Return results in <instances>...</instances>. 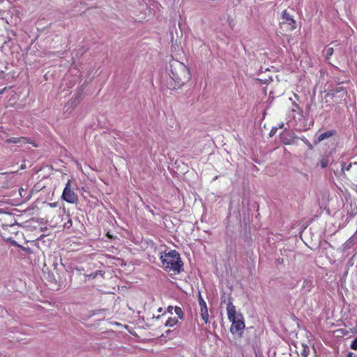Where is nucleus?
<instances>
[{"label": "nucleus", "mask_w": 357, "mask_h": 357, "mask_svg": "<svg viewBox=\"0 0 357 357\" xmlns=\"http://www.w3.org/2000/svg\"><path fill=\"white\" fill-rule=\"evenodd\" d=\"M162 267L174 274H178L183 271V262L179 253L176 250H170L168 252L161 253L160 257Z\"/></svg>", "instance_id": "1"}, {"label": "nucleus", "mask_w": 357, "mask_h": 357, "mask_svg": "<svg viewBox=\"0 0 357 357\" xmlns=\"http://www.w3.org/2000/svg\"><path fill=\"white\" fill-rule=\"evenodd\" d=\"M158 312H162V308H161V307H160V308L158 309Z\"/></svg>", "instance_id": "24"}, {"label": "nucleus", "mask_w": 357, "mask_h": 357, "mask_svg": "<svg viewBox=\"0 0 357 357\" xmlns=\"http://www.w3.org/2000/svg\"><path fill=\"white\" fill-rule=\"evenodd\" d=\"M6 143L10 144H26L27 139L25 137H10L6 140Z\"/></svg>", "instance_id": "10"}, {"label": "nucleus", "mask_w": 357, "mask_h": 357, "mask_svg": "<svg viewBox=\"0 0 357 357\" xmlns=\"http://www.w3.org/2000/svg\"><path fill=\"white\" fill-rule=\"evenodd\" d=\"M178 1H180V0H178ZM181 2H183V0H181Z\"/></svg>", "instance_id": "26"}, {"label": "nucleus", "mask_w": 357, "mask_h": 357, "mask_svg": "<svg viewBox=\"0 0 357 357\" xmlns=\"http://www.w3.org/2000/svg\"><path fill=\"white\" fill-rule=\"evenodd\" d=\"M170 77L178 86H182L190 79L189 68L183 63L174 60L170 63Z\"/></svg>", "instance_id": "2"}, {"label": "nucleus", "mask_w": 357, "mask_h": 357, "mask_svg": "<svg viewBox=\"0 0 357 357\" xmlns=\"http://www.w3.org/2000/svg\"><path fill=\"white\" fill-rule=\"evenodd\" d=\"M351 167H352V163L351 162H350L349 164H347L344 162H341V170L343 172L344 171H349Z\"/></svg>", "instance_id": "17"}, {"label": "nucleus", "mask_w": 357, "mask_h": 357, "mask_svg": "<svg viewBox=\"0 0 357 357\" xmlns=\"http://www.w3.org/2000/svg\"><path fill=\"white\" fill-rule=\"evenodd\" d=\"M70 185V181L68 180L63 191L62 198L68 203L75 204L77 202L78 197L77 194L75 193L73 190H71Z\"/></svg>", "instance_id": "3"}, {"label": "nucleus", "mask_w": 357, "mask_h": 357, "mask_svg": "<svg viewBox=\"0 0 357 357\" xmlns=\"http://www.w3.org/2000/svg\"><path fill=\"white\" fill-rule=\"evenodd\" d=\"M98 275H100L101 276H103L104 275V272H102V271H96L89 275H86V278H91V279H94L96 278Z\"/></svg>", "instance_id": "16"}, {"label": "nucleus", "mask_w": 357, "mask_h": 357, "mask_svg": "<svg viewBox=\"0 0 357 357\" xmlns=\"http://www.w3.org/2000/svg\"><path fill=\"white\" fill-rule=\"evenodd\" d=\"M305 143L306 144H310L309 142L307 140L305 141Z\"/></svg>", "instance_id": "25"}, {"label": "nucleus", "mask_w": 357, "mask_h": 357, "mask_svg": "<svg viewBox=\"0 0 357 357\" xmlns=\"http://www.w3.org/2000/svg\"><path fill=\"white\" fill-rule=\"evenodd\" d=\"M174 313L177 315V318L182 319L183 318L184 313L180 307H174Z\"/></svg>", "instance_id": "15"}, {"label": "nucleus", "mask_w": 357, "mask_h": 357, "mask_svg": "<svg viewBox=\"0 0 357 357\" xmlns=\"http://www.w3.org/2000/svg\"><path fill=\"white\" fill-rule=\"evenodd\" d=\"M329 160L328 158H323L319 162V165L322 168H325L328 166Z\"/></svg>", "instance_id": "18"}, {"label": "nucleus", "mask_w": 357, "mask_h": 357, "mask_svg": "<svg viewBox=\"0 0 357 357\" xmlns=\"http://www.w3.org/2000/svg\"><path fill=\"white\" fill-rule=\"evenodd\" d=\"M170 333H171V331L170 330H167L166 331V335L165 336L167 337L168 335V334H169Z\"/></svg>", "instance_id": "23"}, {"label": "nucleus", "mask_w": 357, "mask_h": 357, "mask_svg": "<svg viewBox=\"0 0 357 357\" xmlns=\"http://www.w3.org/2000/svg\"><path fill=\"white\" fill-rule=\"evenodd\" d=\"M245 328V323L243 319H238L236 322L231 324L230 331L232 334L242 333Z\"/></svg>", "instance_id": "6"}, {"label": "nucleus", "mask_w": 357, "mask_h": 357, "mask_svg": "<svg viewBox=\"0 0 357 357\" xmlns=\"http://www.w3.org/2000/svg\"><path fill=\"white\" fill-rule=\"evenodd\" d=\"M172 310H174V307H172V306H169V307H167V311H168V312H169V313H171V314H172Z\"/></svg>", "instance_id": "21"}, {"label": "nucleus", "mask_w": 357, "mask_h": 357, "mask_svg": "<svg viewBox=\"0 0 357 357\" xmlns=\"http://www.w3.org/2000/svg\"><path fill=\"white\" fill-rule=\"evenodd\" d=\"M296 114H298L300 116H302V115H303V109H301V107L298 104H296V102H294L293 103V107H292L291 110V119H295L296 118Z\"/></svg>", "instance_id": "9"}, {"label": "nucleus", "mask_w": 357, "mask_h": 357, "mask_svg": "<svg viewBox=\"0 0 357 357\" xmlns=\"http://www.w3.org/2000/svg\"><path fill=\"white\" fill-rule=\"evenodd\" d=\"M199 304L200 306V314L202 317V319L204 321L205 324H207L208 322V308L207 305L205 301L203 299V298L199 296Z\"/></svg>", "instance_id": "5"}, {"label": "nucleus", "mask_w": 357, "mask_h": 357, "mask_svg": "<svg viewBox=\"0 0 357 357\" xmlns=\"http://www.w3.org/2000/svg\"><path fill=\"white\" fill-rule=\"evenodd\" d=\"M227 312L228 319L231 322V324L236 322L238 321V319H243L241 314L236 312V307L233 305L232 301L230 300L227 305Z\"/></svg>", "instance_id": "4"}, {"label": "nucleus", "mask_w": 357, "mask_h": 357, "mask_svg": "<svg viewBox=\"0 0 357 357\" xmlns=\"http://www.w3.org/2000/svg\"><path fill=\"white\" fill-rule=\"evenodd\" d=\"M333 52L334 50L333 47H326L323 51V54L326 60H328L329 58L333 55Z\"/></svg>", "instance_id": "11"}, {"label": "nucleus", "mask_w": 357, "mask_h": 357, "mask_svg": "<svg viewBox=\"0 0 357 357\" xmlns=\"http://www.w3.org/2000/svg\"><path fill=\"white\" fill-rule=\"evenodd\" d=\"M301 357H309L310 349L305 344H302V351L301 352Z\"/></svg>", "instance_id": "14"}, {"label": "nucleus", "mask_w": 357, "mask_h": 357, "mask_svg": "<svg viewBox=\"0 0 357 357\" xmlns=\"http://www.w3.org/2000/svg\"><path fill=\"white\" fill-rule=\"evenodd\" d=\"M333 135L332 131H328L320 134L317 137L318 142H321L327 138H329Z\"/></svg>", "instance_id": "13"}, {"label": "nucleus", "mask_w": 357, "mask_h": 357, "mask_svg": "<svg viewBox=\"0 0 357 357\" xmlns=\"http://www.w3.org/2000/svg\"><path fill=\"white\" fill-rule=\"evenodd\" d=\"M356 242L357 239H356V238L352 235L342 245V251L346 252L349 250L356 243Z\"/></svg>", "instance_id": "8"}, {"label": "nucleus", "mask_w": 357, "mask_h": 357, "mask_svg": "<svg viewBox=\"0 0 357 357\" xmlns=\"http://www.w3.org/2000/svg\"><path fill=\"white\" fill-rule=\"evenodd\" d=\"M282 19L284 20L282 24H287L288 25H289L290 30L292 31L296 29V26H295L296 23H295L294 20L293 19L291 15L289 13H287L286 10L282 12Z\"/></svg>", "instance_id": "7"}, {"label": "nucleus", "mask_w": 357, "mask_h": 357, "mask_svg": "<svg viewBox=\"0 0 357 357\" xmlns=\"http://www.w3.org/2000/svg\"><path fill=\"white\" fill-rule=\"evenodd\" d=\"M48 205L51 207V208H54V207H56L57 206V203L56 202H53V203H49Z\"/></svg>", "instance_id": "20"}, {"label": "nucleus", "mask_w": 357, "mask_h": 357, "mask_svg": "<svg viewBox=\"0 0 357 357\" xmlns=\"http://www.w3.org/2000/svg\"><path fill=\"white\" fill-rule=\"evenodd\" d=\"M178 322V318H176V317H169L167 319V320L166 321L165 325V326L173 327L175 325H176Z\"/></svg>", "instance_id": "12"}, {"label": "nucleus", "mask_w": 357, "mask_h": 357, "mask_svg": "<svg viewBox=\"0 0 357 357\" xmlns=\"http://www.w3.org/2000/svg\"><path fill=\"white\" fill-rule=\"evenodd\" d=\"M350 347L353 350H357V337L351 342Z\"/></svg>", "instance_id": "19"}, {"label": "nucleus", "mask_w": 357, "mask_h": 357, "mask_svg": "<svg viewBox=\"0 0 357 357\" xmlns=\"http://www.w3.org/2000/svg\"><path fill=\"white\" fill-rule=\"evenodd\" d=\"M275 132V130H274V128H273L270 132V135H273L274 133Z\"/></svg>", "instance_id": "22"}, {"label": "nucleus", "mask_w": 357, "mask_h": 357, "mask_svg": "<svg viewBox=\"0 0 357 357\" xmlns=\"http://www.w3.org/2000/svg\"><path fill=\"white\" fill-rule=\"evenodd\" d=\"M354 164V165H357V162H355Z\"/></svg>", "instance_id": "27"}]
</instances>
